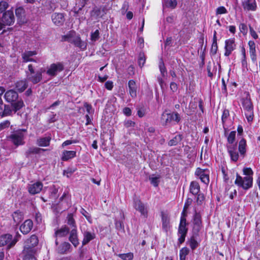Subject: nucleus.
I'll list each match as a JSON object with an SVG mask.
<instances>
[{
    "label": "nucleus",
    "instance_id": "nucleus-2",
    "mask_svg": "<svg viewBox=\"0 0 260 260\" xmlns=\"http://www.w3.org/2000/svg\"><path fill=\"white\" fill-rule=\"evenodd\" d=\"M26 132V129H18L14 131L7 136V139L16 147L23 145L24 144V133Z\"/></svg>",
    "mask_w": 260,
    "mask_h": 260
},
{
    "label": "nucleus",
    "instance_id": "nucleus-35",
    "mask_svg": "<svg viewBox=\"0 0 260 260\" xmlns=\"http://www.w3.org/2000/svg\"><path fill=\"white\" fill-rule=\"evenodd\" d=\"M189 190L190 193L192 194H198L200 190V187L198 182L197 181H192L190 185Z\"/></svg>",
    "mask_w": 260,
    "mask_h": 260
},
{
    "label": "nucleus",
    "instance_id": "nucleus-31",
    "mask_svg": "<svg viewBox=\"0 0 260 260\" xmlns=\"http://www.w3.org/2000/svg\"><path fill=\"white\" fill-rule=\"evenodd\" d=\"M76 156V151L64 150L62 152L61 159L63 161H68Z\"/></svg>",
    "mask_w": 260,
    "mask_h": 260
},
{
    "label": "nucleus",
    "instance_id": "nucleus-53",
    "mask_svg": "<svg viewBox=\"0 0 260 260\" xmlns=\"http://www.w3.org/2000/svg\"><path fill=\"white\" fill-rule=\"evenodd\" d=\"M239 29L241 32L244 35L247 33L248 29L247 25L244 23H240L239 25Z\"/></svg>",
    "mask_w": 260,
    "mask_h": 260
},
{
    "label": "nucleus",
    "instance_id": "nucleus-18",
    "mask_svg": "<svg viewBox=\"0 0 260 260\" xmlns=\"http://www.w3.org/2000/svg\"><path fill=\"white\" fill-rule=\"evenodd\" d=\"M38 244V239L37 237L33 235L27 239L25 242L24 249H26L27 247L31 250H36L35 247Z\"/></svg>",
    "mask_w": 260,
    "mask_h": 260
},
{
    "label": "nucleus",
    "instance_id": "nucleus-36",
    "mask_svg": "<svg viewBox=\"0 0 260 260\" xmlns=\"http://www.w3.org/2000/svg\"><path fill=\"white\" fill-rule=\"evenodd\" d=\"M182 135L178 134L169 141L168 145L170 146H176L182 141Z\"/></svg>",
    "mask_w": 260,
    "mask_h": 260
},
{
    "label": "nucleus",
    "instance_id": "nucleus-7",
    "mask_svg": "<svg viewBox=\"0 0 260 260\" xmlns=\"http://www.w3.org/2000/svg\"><path fill=\"white\" fill-rule=\"evenodd\" d=\"M187 206L186 204L184 207L183 210L181 213L180 218V224L178 228V234H187L188 229L186 228V209Z\"/></svg>",
    "mask_w": 260,
    "mask_h": 260
},
{
    "label": "nucleus",
    "instance_id": "nucleus-51",
    "mask_svg": "<svg viewBox=\"0 0 260 260\" xmlns=\"http://www.w3.org/2000/svg\"><path fill=\"white\" fill-rule=\"evenodd\" d=\"M159 68L162 76L165 77L167 70L162 61L159 62Z\"/></svg>",
    "mask_w": 260,
    "mask_h": 260
},
{
    "label": "nucleus",
    "instance_id": "nucleus-58",
    "mask_svg": "<svg viewBox=\"0 0 260 260\" xmlns=\"http://www.w3.org/2000/svg\"><path fill=\"white\" fill-rule=\"evenodd\" d=\"M149 180L151 182V183L154 186H157L159 183V180L158 178L157 177H151L149 178Z\"/></svg>",
    "mask_w": 260,
    "mask_h": 260
},
{
    "label": "nucleus",
    "instance_id": "nucleus-13",
    "mask_svg": "<svg viewBox=\"0 0 260 260\" xmlns=\"http://www.w3.org/2000/svg\"><path fill=\"white\" fill-rule=\"evenodd\" d=\"M226 148L231 160L236 162L239 157V153L237 151V145H226Z\"/></svg>",
    "mask_w": 260,
    "mask_h": 260
},
{
    "label": "nucleus",
    "instance_id": "nucleus-56",
    "mask_svg": "<svg viewBox=\"0 0 260 260\" xmlns=\"http://www.w3.org/2000/svg\"><path fill=\"white\" fill-rule=\"evenodd\" d=\"M229 111L228 110H226V109H224L223 111V112H222V117H221V120H222V122L223 123H224L227 118L229 117Z\"/></svg>",
    "mask_w": 260,
    "mask_h": 260
},
{
    "label": "nucleus",
    "instance_id": "nucleus-17",
    "mask_svg": "<svg viewBox=\"0 0 260 260\" xmlns=\"http://www.w3.org/2000/svg\"><path fill=\"white\" fill-rule=\"evenodd\" d=\"M69 240L75 247L79 244L77 228H73L69 233Z\"/></svg>",
    "mask_w": 260,
    "mask_h": 260
},
{
    "label": "nucleus",
    "instance_id": "nucleus-46",
    "mask_svg": "<svg viewBox=\"0 0 260 260\" xmlns=\"http://www.w3.org/2000/svg\"><path fill=\"white\" fill-rule=\"evenodd\" d=\"M146 58L145 57L144 53H140L138 63L140 67L142 68L145 63Z\"/></svg>",
    "mask_w": 260,
    "mask_h": 260
},
{
    "label": "nucleus",
    "instance_id": "nucleus-19",
    "mask_svg": "<svg viewBox=\"0 0 260 260\" xmlns=\"http://www.w3.org/2000/svg\"><path fill=\"white\" fill-rule=\"evenodd\" d=\"M36 51H25L22 53V58L23 62H27L29 61L36 62V60L32 58V56L37 55Z\"/></svg>",
    "mask_w": 260,
    "mask_h": 260
},
{
    "label": "nucleus",
    "instance_id": "nucleus-10",
    "mask_svg": "<svg viewBox=\"0 0 260 260\" xmlns=\"http://www.w3.org/2000/svg\"><path fill=\"white\" fill-rule=\"evenodd\" d=\"M236 47V44L235 43V39L234 38H231L226 40L225 41V52L224 55L225 56H229L233 51Z\"/></svg>",
    "mask_w": 260,
    "mask_h": 260
},
{
    "label": "nucleus",
    "instance_id": "nucleus-29",
    "mask_svg": "<svg viewBox=\"0 0 260 260\" xmlns=\"http://www.w3.org/2000/svg\"><path fill=\"white\" fill-rule=\"evenodd\" d=\"M12 217L14 222L17 225L23 219L24 214L20 211L17 210L12 213Z\"/></svg>",
    "mask_w": 260,
    "mask_h": 260
},
{
    "label": "nucleus",
    "instance_id": "nucleus-34",
    "mask_svg": "<svg viewBox=\"0 0 260 260\" xmlns=\"http://www.w3.org/2000/svg\"><path fill=\"white\" fill-rule=\"evenodd\" d=\"M51 138L50 137H41L37 141V144L41 147H46L49 145Z\"/></svg>",
    "mask_w": 260,
    "mask_h": 260
},
{
    "label": "nucleus",
    "instance_id": "nucleus-60",
    "mask_svg": "<svg viewBox=\"0 0 260 260\" xmlns=\"http://www.w3.org/2000/svg\"><path fill=\"white\" fill-rule=\"evenodd\" d=\"M249 31L250 35L254 39H257L258 38V35H257L256 31L251 26H249Z\"/></svg>",
    "mask_w": 260,
    "mask_h": 260
},
{
    "label": "nucleus",
    "instance_id": "nucleus-47",
    "mask_svg": "<svg viewBox=\"0 0 260 260\" xmlns=\"http://www.w3.org/2000/svg\"><path fill=\"white\" fill-rule=\"evenodd\" d=\"M165 5L166 7L174 9L177 5V2L176 0H169L166 1Z\"/></svg>",
    "mask_w": 260,
    "mask_h": 260
},
{
    "label": "nucleus",
    "instance_id": "nucleus-23",
    "mask_svg": "<svg viewBox=\"0 0 260 260\" xmlns=\"http://www.w3.org/2000/svg\"><path fill=\"white\" fill-rule=\"evenodd\" d=\"M83 239L82 241V245H85L90 241L93 240L95 238V233L88 231H85L83 232Z\"/></svg>",
    "mask_w": 260,
    "mask_h": 260
},
{
    "label": "nucleus",
    "instance_id": "nucleus-49",
    "mask_svg": "<svg viewBox=\"0 0 260 260\" xmlns=\"http://www.w3.org/2000/svg\"><path fill=\"white\" fill-rule=\"evenodd\" d=\"M146 114V109L143 107L137 108V114L139 117H143Z\"/></svg>",
    "mask_w": 260,
    "mask_h": 260
},
{
    "label": "nucleus",
    "instance_id": "nucleus-16",
    "mask_svg": "<svg viewBox=\"0 0 260 260\" xmlns=\"http://www.w3.org/2000/svg\"><path fill=\"white\" fill-rule=\"evenodd\" d=\"M193 223V232L194 234H197L202 228L201 216L199 213H195Z\"/></svg>",
    "mask_w": 260,
    "mask_h": 260
},
{
    "label": "nucleus",
    "instance_id": "nucleus-24",
    "mask_svg": "<svg viewBox=\"0 0 260 260\" xmlns=\"http://www.w3.org/2000/svg\"><path fill=\"white\" fill-rule=\"evenodd\" d=\"M15 14L18 18L19 24H22L26 22L25 17V10L22 7H18L15 10Z\"/></svg>",
    "mask_w": 260,
    "mask_h": 260
},
{
    "label": "nucleus",
    "instance_id": "nucleus-41",
    "mask_svg": "<svg viewBox=\"0 0 260 260\" xmlns=\"http://www.w3.org/2000/svg\"><path fill=\"white\" fill-rule=\"evenodd\" d=\"M71 247V245L68 242H64L58 247V252L60 253H64Z\"/></svg>",
    "mask_w": 260,
    "mask_h": 260
},
{
    "label": "nucleus",
    "instance_id": "nucleus-30",
    "mask_svg": "<svg viewBox=\"0 0 260 260\" xmlns=\"http://www.w3.org/2000/svg\"><path fill=\"white\" fill-rule=\"evenodd\" d=\"M246 141L244 139H242L239 142L238 150L241 156L244 157L246 153Z\"/></svg>",
    "mask_w": 260,
    "mask_h": 260
},
{
    "label": "nucleus",
    "instance_id": "nucleus-4",
    "mask_svg": "<svg viewBox=\"0 0 260 260\" xmlns=\"http://www.w3.org/2000/svg\"><path fill=\"white\" fill-rule=\"evenodd\" d=\"M235 184L239 187L247 190L252 187L253 178L250 177H242L237 174Z\"/></svg>",
    "mask_w": 260,
    "mask_h": 260
},
{
    "label": "nucleus",
    "instance_id": "nucleus-62",
    "mask_svg": "<svg viewBox=\"0 0 260 260\" xmlns=\"http://www.w3.org/2000/svg\"><path fill=\"white\" fill-rule=\"evenodd\" d=\"M118 256L123 260H130V254L129 253L119 254Z\"/></svg>",
    "mask_w": 260,
    "mask_h": 260
},
{
    "label": "nucleus",
    "instance_id": "nucleus-6",
    "mask_svg": "<svg viewBox=\"0 0 260 260\" xmlns=\"http://www.w3.org/2000/svg\"><path fill=\"white\" fill-rule=\"evenodd\" d=\"M181 120L180 115L177 112L166 113L164 112L161 117V122L163 125H166L172 121H175L178 123Z\"/></svg>",
    "mask_w": 260,
    "mask_h": 260
},
{
    "label": "nucleus",
    "instance_id": "nucleus-48",
    "mask_svg": "<svg viewBox=\"0 0 260 260\" xmlns=\"http://www.w3.org/2000/svg\"><path fill=\"white\" fill-rule=\"evenodd\" d=\"M243 174L245 177H250L253 178V172L250 168H244L243 169Z\"/></svg>",
    "mask_w": 260,
    "mask_h": 260
},
{
    "label": "nucleus",
    "instance_id": "nucleus-59",
    "mask_svg": "<svg viewBox=\"0 0 260 260\" xmlns=\"http://www.w3.org/2000/svg\"><path fill=\"white\" fill-rule=\"evenodd\" d=\"M178 243L181 244L183 243L185 239V237L186 234H178Z\"/></svg>",
    "mask_w": 260,
    "mask_h": 260
},
{
    "label": "nucleus",
    "instance_id": "nucleus-55",
    "mask_svg": "<svg viewBox=\"0 0 260 260\" xmlns=\"http://www.w3.org/2000/svg\"><path fill=\"white\" fill-rule=\"evenodd\" d=\"M8 4L5 1L0 2V13L4 12L8 7Z\"/></svg>",
    "mask_w": 260,
    "mask_h": 260
},
{
    "label": "nucleus",
    "instance_id": "nucleus-50",
    "mask_svg": "<svg viewBox=\"0 0 260 260\" xmlns=\"http://www.w3.org/2000/svg\"><path fill=\"white\" fill-rule=\"evenodd\" d=\"M80 212L90 223L92 222V218L91 216L85 210L82 208Z\"/></svg>",
    "mask_w": 260,
    "mask_h": 260
},
{
    "label": "nucleus",
    "instance_id": "nucleus-8",
    "mask_svg": "<svg viewBox=\"0 0 260 260\" xmlns=\"http://www.w3.org/2000/svg\"><path fill=\"white\" fill-rule=\"evenodd\" d=\"M17 242V239H12L10 234H5L0 237V245H8L9 248L13 246Z\"/></svg>",
    "mask_w": 260,
    "mask_h": 260
},
{
    "label": "nucleus",
    "instance_id": "nucleus-12",
    "mask_svg": "<svg viewBox=\"0 0 260 260\" xmlns=\"http://www.w3.org/2000/svg\"><path fill=\"white\" fill-rule=\"evenodd\" d=\"M134 207L136 210L140 212L145 217L147 216V209L145 205L138 199H134Z\"/></svg>",
    "mask_w": 260,
    "mask_h": 260
},
{
    "label": "nucleus",
    "instance_id": "nucleus-15",
    "mask_svg": "<svg viewBox=\"0 0 260 260\" xmlns=\"http://www.w3.org/2000/svg\"><path fill=\"white\" fill-rule=\"evenodd\" d=\"M242 6L245 11H255L257 9L255 0H244L242 2Z\"/></svg>",
    "mask_w": 260,
    "mask_h": 260
},
{
    "label": "nucleus",
    "instance_id": "nucleus-61",
    "mask_svg": "<svg viewBox=\"0 0 260 260\" xmlns=\"http://www.w3.org/2000/svg\"><path fill=\"white\" fill-rule=\"evenodd\" d=\"M105 86L106 89L111 90L113 87V83L111 81H108L105 83Z\"/></svg>",
    "mask_w": 260,
    "mask_h": 260
},
{
    "label": "nucleus",
    "instance_id": "nucleus-25",
    "mask_svg": "<svg viewBox=\"0 0 260 260\" xmlns=\"http://www.w3.org/2000/svg\"><path fill=\"white\" fill-rule=\"evenodd\" d=\"M72 44H73L76 47H79L81 50H85L87 47L86 42L83 41L80 36L76 34Z\"/></svg>",
    "mask_w": 260,
    "mask_h": 260
},
{
    "label": "nucleus",
    "instance_id": "nucleus-20",
    "mask_svg": "<svg viewBox=\"0 0 260 260\" xmlns=\"http://www.w3.org/2000/svg\"><path fill=\"white\" fill-rule=\"evenodd\" d=\"M43 184L41 182L29 184L28 186V191L31 194H35L39 193L43 188Z\"/></svg>",
    "mask_w": 260,
    "mask_h": 260
},
{
    "label": "nucleus",
    "instance_id": "nucleus-39",
    "mask_svg": "<svg viewBox=\"0 0 260 260\" xmlns=\"http://www.w3.org/2000/svg\"><path fill=\"white\" fill-rule=\"evenodd\" d=\"M236 131H232L227 136L228 143L226 144V145H237L236 144H234L236 139Z\"/></svg>",
    "mask_w": 260,
    "mask_h": 260
},
{
    "label": "nucleus",
    "instance_id": "nucleus-32",
    "mask_svg": "<svg viewBox=\"0 0 260 260\" xmlns=\"http://www.w3.org/2000/svg\"><path fill=\"white\" fill-rule=\"evenodd\" d=\"M27 82L25 79L18 81L15 83V87L16 89L20 92H22L25 90L27 87Z\"/></svg>",
    "mask_w": 260,
    "mask_h": 260
},
{
    "label": "nucleus",
    "instance_id": "nucleus-3",
    "mask_svg": "<svg viewBox=\"0 0 260 260\" xmlns=\"http://www.w3.org/2000/svg\"><path fill=\"white\" fill-rule=\"evenodd\" d=\"M43 72L42 69L36 72L33 66L31 64H29L28 66V71L26 72L27 79L34 84H37L42 79Z\"/></svg>",
    "mask_w": 260,
    "mask_h": 260
},
{
    "label": "nucleus",
    "instance_id": "nucleus-5",
    "mask_svg": "<svg viewBox=\"0 0 260 260\" xmlns=\"http://www.w3.org/2000/svg\"><path fill=\"white\" fill-rule=\"evenodd\" d=\"M242 104L247 121L248 122H251L253 118V108L250 98L247 96L243 99Z\"/></svg>",
    "mask_w": 260,
    "mask_h": 260
},
{
    "label": "nucleus",
    "instance_id": "nucleus-45",
    "mask_svg": "<svg viewBox=\"0 0 260 260\" xmlns=\"http://www.w3.org/2000/svg\"><path fill=\"white\" fill-rule=\"evenodd\" d=\"M138 86L136 84L134 81L131 80V97L134 98L137 96V90Z\"/></svg>",
    "mask_w": 260,
    "mask_h": 260
},
{
    "label": "nucleus",
    "instance_id": "nucleus-11",
    "mask_svg": "<svg viewBox=\"0 0 260 260\" xmlns=\"http://www.w3.org/2000/svg\"><path fill=\"white\" fill-rule=\"evenodd\" d=\"M2 22L5 25H11L14 23L15 17L12 10L5 12L2 18Z\"/></svg>",
    "mask_w": 260,
    "mask_h": 260
},
{
    "label": "nucleus",
    "instance_id": "nucleus-28",
    "mask_svg": "<svg viewBox=\"0 0 260 260\" xmlns=\"http://www.w3.org/2000/svg\"><path fill=\"white\" fill-rule=\"evenodd\" d=\"M51 17L53 22L57 25H61L64 20L63 14L60 13L53 14Z\"/></svg>",
    "mask_w": 260,
    "mask_h": 260
},
{
    "label": "nucleus",
    "instance_id": "nucleus-33",
    "mask_svg": "<svg viewBox=\"0 0 260 260\" xmlns=\"http://www.w3.org/2000/svg\"><path fill=\"white\" fill-rule=\"evenodd\" d=\"M70 230L66 225L62 226L60 229L56 230L55 232L56 237H64L70 233Z\"/></svg>",
    "mask_w": 260,
    "mask_h": 260
},
{
    "label": "nucleus",
    "instance_id": "nucleus-52",
    "mask_svg": "<svg viewBox=\"0 0 260 260\" xmlns=\"http://www.w3.org/2000/svg\"><path fill=\"white\" fill-rule=\"evenodd\" d=\"M228 13V11L223 6L219 7L216 9V13L217 15L223 14Z\"/></svg>",
    "mask_w": 260,
    "mask_h": 260
},
{
    "label": "nucleus",
    "instance_id": "nucleus-14",
    "mask_svg": "<svg viewBox=\"0 0 260 260\" xmlns=\"http://www.w3.org/2000/svg\"><path fill=\"white\" fill-rule=\"evenodd\" d=\"M196 175L199 177L201 181L206 184L209 182V171L206 170H203L198 168L195 172Z\"/></svg>",
    "mask_w": 260,
    "mask_h": 260
},
{
    "label": "nucleus",
    "instance_id": "nucleus-26",
    "mask_svg": "<svg viewBox=\"0 0 260 260\" xmlns=\"http://www.w3.org/2000/svg\"><path fill=\"white\" fill-rule=\"evenodd\" d=\"M27 247L26 249H24L23 253L24 255L23 260H37L35 257V254L36 252V250H31L28 249Z\"/></svg>",
    "mask_w": 260,
    "mask_h": 260
},
{
    "label": "nucleus",
    "instance_id": "nucleus-42",
    "mask_svg": "<svg viewBox=\"0 0 260 260\" xmlns=\"http://www.w3.org/2000/svg\"><path fill=\"white\" fill-rule=\"evenodd\" d=\"M67 223L68 225L71 226V229L77 228L75 221L73 218V215L72 214H68L67 217Z\"/></svg>",
    "mask_w": 260,
    "mask_h": 260
},
{
    "label": "nucleus",
    "instance_id": "nucleus-37",
    "mask_svg": "<svg viewBox=\"0 0 260 260\" xmlns=\"http://www.w3.org/2000/svg\"><path fill=\"white\" fill-rule=\"evenodd\" d=\"M76 33L74 31H70L66 35L62 37V41H67L72 43Z\"/></svg>",
    "mask_w": 260,
    "mask_h": 260
},
{
    "label": "nucleus",
    "instance_id": "nucleus-22",
    "mask_svg": "<svg viewBox=\"0 0 260 260\" xmlns=\"http://www.w3.org/2000/svg\"><path fill=\"white\" fill-rule=\"evenodd\" d=\"M248 45L249 49V55L251 60L253 63H255L257 59L255 43L254 41L250 40L248 42Z\"/></svg>",
    "mask_w": 260,
    "mask_h": 260
},
{
    "label": "nucleus",
    "instance_id": "nucleus-9",
    "mask_svg": "<svg viewBox=\"0 0 260 260\" xmlns=\"http://www.w3.org/2000/svg\"><path fill=\"white\" fill-rule=\"evenodd\" d=\"M63 69V65L61 62L52 63L47 71V74L51 76H55L58 72L62 71Z\"/></svg>",
    "mask_w": 260,
    "mask_h": 260
},
{
    "label": "nucleus",
    "instance_id": "nucleus-38",
    "mask_svg": "<svg viewBox=\"0 0 260 260\" xmlns=\"http://www.w3.org/2000/svg\"><path fill=\"white\" fill-rule=\"evenodd\" d=\"M13 111H14L13 107L12 108L10 105H5L4 108H2V117L11 115Z\"/></svg>",
    "mask_w": 260,
    "mask_h": 260
},
{
    "label": "nucleus",
    "instance_id": "nucleus-44",
    "mask_svg": "<svg viewBox=\"0 0 260 260\" xmlns=\"http://www.w3.org/2000/svg\"><path fill=\"white\" fill-rule=\"evenodd\" d=\"M189 251L187 247L182 248L179 252L180 260H185L186 256L188 254Z\"/></svg>",
    "mask_w": 260,
    "mask_h": 260
},
{
    "label": "nucleus",
    "instance_id": "nucleus-57",
    "mask_svg": "<svg viewBox=\"0 0 260 260\" xmlns=\"http://www.w3.org/2000/svg\"><path fill=\"white\" fill-rule=\"evenodd\" d=\"M10 122L9 120H6L0 123V132L3 129L9 126Z\"/></svg>",
    "mask_w": 260,
    "mask_h": 260
},
{
    "label": "nucleus",
    "instance_id": "nucleus-40",
    "mask_svg": "<svg viewBox=\"0 0 260 260\" xmlns=\"http://www.w3.org/2000/svg\"><path fill=\"white\" fill-rule=\"evenodd\" d=\"M187 244L189 245L192 250H194L199 245V243L195 239L194 235L191 236L190 239L187 241Z\"/></svg>",
    "mask_w": 260,
    "mask_h": 260
},
{
    "label": "nucleus",
    "instance_id": "nucleus-27",
    "mask_svg": "<svg viewBox=\"0 0 260 260\" xmlns=\"http://www.w3.org/2000/svg\"><path fill=\"white\" fill-rule=\"evenodd\" d=\"M161 220L162 229L167 232L170 228V217L165 213H161Z\"/></svg>",
    "mask_w": 260,
    "mask_h": 260
},
{
    "label": "nucleus",
    "instance_id": "nucleus-21",
    "mask_svg": "<svg viewBox=\"0 0 260 260\" xmlns=\"http://www.w3.org/2000/svg\"><path fill=\"white\" fill-rule=\"evenodd\" d=\"M33 227V222L30 219L26 220L20 226V231L23 234L30 232Z\"/></svg>",
    "mask_w": 260,
    "mask_h": 260
},
{
    "label": "nucleus",
    "instance_id": "nucleus-64",
    "mask_svg": "<svg viewBox=\"0 0 260 260\" xmlns=\"http://www.w3.org/2000/svg\"><path fill=\"white\" fill-rule=\"evenodd\" d=\"M170 89L173 92H176L178 89V86L176 83L174 82H172L170 83Z\"/></svg>",
    "mask_w": 260,
    "mask_h": 260
},
{
    "label": "nucleus",
    "instance_id": "nucleus-43",
    "mask_svg": "<svg viewBox=\"0 0 260 260\" xmlns=\"http://www.w3.org/2000/svg\"><path fill=\"white\" fill-rule=\"evenodd\" d=\"M47 149H41L37 147H32V148H29L28 150L26 151V153L27 155L30 154H38L41 151H46Z\"/></svg>",
    "mask_w": 260,
    "mask_h": 260
},
{
    "label": "nucleus",
    "instance_id": "nucleus-54",
    "mask_svg": "<svg viewBox=\"0 0 260 260\" xmlns=\"http://www.w3.org/2000/svg\"><path fill=\"white\" fill-rule=\"evenodd\" d=\"M99 30H96L94 32L91 33V40L92 41L95 42L98 40L99 38Z\"/></svg>",
    "mask_w": 260,
    "mask_h": 260
},
{
    "label": "nucleus",
    "instance_id": "nucleus-1",
    "mask_svg": "<svg viewBox=\"0 0 260 260\" xmlns=\"http://www.w3.org/2000/svg\"><path fill=\"white\" fill-rule=\"evenodd\" d=\"M4 99L6 102L11 104L14 113H16L24 106L22 100L19 99L18 93L13 89L7 91L5 93Z\"/></svg>",
    "mask_w": 260,
    "mask_h": 260
},
{
    "label": "nucleus",
    "instance_id": "nucleus-63",
    "mask_svg": "<svg viewBox=\"0 0 260 260\" xmlns=\"http://www.w3.org/2000/svg\"><path fill=\"white\" fill-rule=\"evenodd\" d=\"M77 143V141H75V140H67L66 141H64L62 144V145L61 146L62 147H64L66 146H68L69 145H70V144H73V143Z\"/></svg>",
    "mask_w": 260,
    "mask_h": 260
}]
</instances>
